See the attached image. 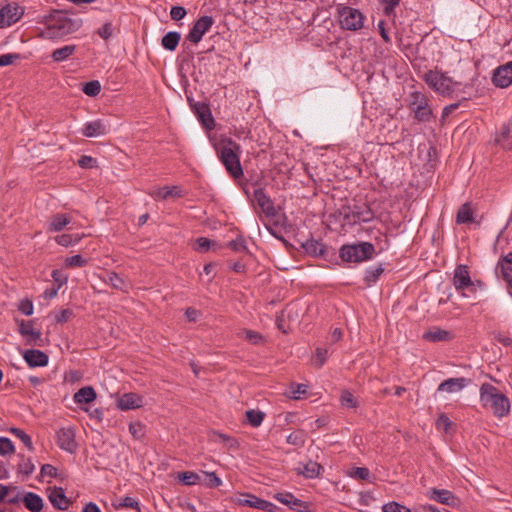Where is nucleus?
I'll return each mask as SVG.
<instances>
[{"mask_svg":"<svg viewBox=\"0 0 512 512\" xmlns=\"http://www.w3.org/2000/svg\"><path fill=\"white\" fill-rule=\"evenodd\" d=\"M480 402L484 408L492 410L493 414L502 418L509 414L511 404L509 398L490 383L480 387Z\"/></svg>","mask_w":512,"mask_h":512,"instance_id":"obj_1","label":"nucleus"},{"mask_svg":"<svg viewBox=\"0 0 512 512\" xmlns=\"http://www.w3.org/2000/svg\"><path fill=\"white\" fill-rule=\"evenodd\" d=\"M186 9L182 6H173L170 11V16L173 20H181L186 16Z\"/></svg>","mask_w":512,"mask_h":512,"instance_id":"obj_56","label":"nucleus"},{"mask_svg":"<svg viewBox=\"0 0 512 512\" xmlns=\"http://www.w3.org/2000/svg\"><path fill=\"white\" fill-rule=\"evenodd\" d=\"M382 510L383 512H411V510L408 507L394 501L383 505Z\"/></svg>","mask_w":512,"mask_h":512,"instance_id":"obj_45","label":"nucleus"},{"mask_svg":"<svg viewBox=\"0 0 512 512\" xmlns=\"http://www.w3.org/2000/svg\"><path fill=\"white\" fill-rule=\"evenodd\" d=\"M82 237L83 235L78 234H62L56 236L55 241L57 242V244L61 246L68 247L76 245L82 239Z\"/></svg>","mask_w":512,"mask_h":512,"instance_id":"obj_35","label":"nucleus"},{"mask_svg":"<svg viewBox=\"0 0 512 512\" xmlns=\"http://www.w3.org/2000/svg\"><path fill=\"white\" fill-rule=\"evenodd\" d=\"M118 507L132 508L137 511H140L139 502L135 498L128 496L119 499Z\"/></svg>","mask_w":512,"mask_h":512,"instance_id":"obj_50","label":"nucleus"},{"mask_svg":"<svg viewBox=\"0 0 512 512\" xmlns=\"http://www.w3.org/2000/svg\"><path fill=\"white\" fill-rule=\"evenodd\" d=\"M22 502L31 512H40L43 508V499L33 492H26L22 497Z\"/></svg>","mask_w":512,"mask_h":512,"instance_id":"obj_25","label":"nucleus"},{"mask_svg":"<svg viewBox=\"0 0 512 512\" xmlns=\"http://www.w3.org/2000/svg\"><path fill=\"white\" fill-rule=\"evenodd\" d=\"M48 498L51 504L59 510H65L69 506V500L61 487H54L50 491Z\"/></svg>","mask_w":512,"mask_h":512,"instance_id":"obj_23","label":"nucleus"},{"mask_svg":"<svg viewBox=\"0 0 512 512\" xmlns=\"http://www.w3.org/2000/svg\"><path fill=\"white\" fill-rule=\"evenodd\" d=\"M23 358L30 367H44L48 364L47 354L36 349L26 350Z\"/></svg>","mask_w":512,"mask_h":512,"instance_id":"obj_19","label":"nucleus"},{"mask_svg":"<svg viewBox=\"0 0 512 512\" xmlns=\"http://www.w3.org/2000/svg\"><path fill=\"white\" fill-rule=\"evenodd\" d=\"M240 153V146L231 139L223 141L219 151L221 162L235 179L243 176V169L240 164Z\"/></svg>","mask_w":512,"mask_h":512,"instance_id":"obj_3","label":"nucleus"},{"mask_svg":"<svg viewBox=\"0 0 512 512\" xmlns=\"http://www.w3.org/2000/svg\"><path fill=\"white\" fill-rule=\"evenodd\" d=\"M254 199L267 217L276 216L277 211L271 198L267 196L262 189H256L254 191Z\"/></svg>","mask_w":512,"mask_h":512,"instance_id":"obj_16","label":"nucleus"},{"mask_svg":"<svg viewBox=\"0 0 512 512\" xmlns=\"http://www.w3.org/2000/svg\"><path fill=\"white\" fill-rule=\"evenodd\" d=\"M211 241L208 238L200 237L196 240V250L205 252L210 248Z\"/></svg>","mask_w":512,"mask_h":512,"instance_id":"obj_64","label":"nucleus"},{"mask_svg":"<svg viewBox=\"0 0 512 512\" xmlns=\"http://www.w3.org/2000/svg\"><path fill=\"white\" fill-rule=\"evenodd\" d=\"M509 134V129L504 128L501 134L496 138L497 144L501 145L506 150H512V139Z\"/></svg>","mask_w":512,"mask_h":512,"instance_id":"obj_38","label":"nucleus"},{"mask_svg":"<svg viewBox=\"0 0 512 512\" xmlns=\"http://www.w3.org/2000/svg\"><path fill=\"white\" fill-rule=\"evenodd\" d=\"M106 283L110 284L114 289L122 292H128L130 285L129 283L115 272H109L108 278L105 280Z\"/></svg>","mask_w":512,"mask_h":512,"instance_id":"obj_29","label":"nucleus"},{"mask_svg":"<svg viewBox=\"0 0 512 512\" xmlns=\"http://www.w3.org/2000/svg\"><path fill=\"white\" fill-rule=\"evenodd\" d=\"M227 246L237 252L246 250L245 240L242 237L230 241Z\"/></svg>","mask_w":512,"mask_h":512,"instance_id":"obj_55","label":"nucleus"},{"mask_svg":"<svg viewBox=\"0 0 512 512\" xmlns=\"http://www.w3.org/2000/svg\"><path fill=\"white\" fill-rule=\"evenodd\" d=\"M452 282L455 290L459 292L462 297H468L466 291L470 293H476L477 287H484V284L481 281H472L469 268L464 264H459L456 266L453 273Z\"/></svg>","mask_w":512,"mask_h":512,"instance_id":"obj_4","label":"nucleus"},{"mask_svg":"<svg viewBox=\"0 0 512 512\" xmlns=\"http://www.w3.org/2000/svg\"><path fill=\"white\" fill-rule=\"evenodd\" d=\"M18 309L23 314L30 316L33 313V303L29 299H24L20 302Z\"/></svg>","mask_w":512,"mask_h":512,"instance_id":"obj_57","label":"nucleus"},{"mask_svg":"<svg viewBox=\"0 0 512 512\" xmlns=\"http://www.w3.org/2000/svg\"><path fill=\"white\" fill-rule=\"evenodd\" d=\"M436 425H437L438 429H443L444 431H448V429L452 425V422L449 420V418L445 414H441L436 421Z\"/></svg>","mask_w":512,"mask_h":512,"instance_id":"obj_61","label":"nucleus"},{"mask_svg":"<svg viewBox=\"0 0 512 512\" xmlns=\"http://www.w3.org/2000/svg\"><path fill=\"white\" fill-rule=\"evenodd\" d=\"M72 221V217L68 214H56L51 217L48 224L49 232H59L63 230Z\"/></svg>","mask_w":512,"mask_h":512,"instance_id":"obj_26","label":"nucleus"},{"mask_svg":"<svg viewBox=\"0 0 512 512\" xmlns=\"http://www.w3.org/2000/svg\"><path fill=\"white\" fill-rule=\"evenodd\" d=\"M19 471L24 473L25 475H30L33 473L35 466L32 463L31 459L22 457L21 462L18 464Z\"/></svg>","mask_w":512,"mask_h":512,"instance_id":"obj_51","label":"nucleus"},{"mask_svg":"<svg viewBox=\"0 0 512 512\" xmlns=\"http://www.w3.org/2000/svg\"><path fill=\"white\" fill-rule=\"evenodd\" d=\"M374 215H373V212L366 208L362 211H359L355 214V218L358 220V221H362V222H369L373 219Z\"/></svg>","mask_w":512,"mask_h":512,"instance_id":"obj_60","label":"nucleus"},{"mask_svg":"<svg viewBox=\"0 0 512 512\" xmlns=\"http://www.w3.org/2000/svg\"><path fill=\"white\" fill-rule=\"evenodd\" d=\"M129 432L134 439H141L144 436V426L140 422H131Z\"/></svg>","mask_w":512,"mask_h":512,"instance_id":"obj_48","label":"nucleus"},{"mask_svg":"<svg viewBox=\"0 0 512 512\" xmlns=\"http://www.w3.org/2000/svg\"><path fill=\"white\" fill-rule=\"evenodd\" d=\"M307 393V385L305 384H297L291 385L290 398L292 399H300L302 395Z\"/></svg>","mask_w":512,"mask_h":512,"instance_id":"obj_52","label":"nucleus"},{"mask_svg":"<svg viewBox=\"0 0 512 512\" xmlns=\"http://www.w3.org/2000/svg\"><path fill=\"white\" fill-rule=\"evenodd\" d=\"M143 397L137 393H125L117 400V407L121 410H132L143 406Z\"/></svg>","mask_w":512,"mask_h":512,"instance_id":"obj_15","label":"nucleus"},{"mask_svg":"<svg viewBox=\"0 0 512 512\" xmlns=\"http://www.w3.org/2000/svg\"><path fill=\"white\" fill-rule=\"evenodd\" d=\"M292 314V308L291 306H288L286 309H284L279 316H277L276 324L277 327L283 332L287 333L288 328L285 326V320L286 318H290Z\"/></svg>","mask_w":512,"mask_h":512,"instance_id":"obj_40","label":"nucleus"},{"mask_svg":"<svg viewBox=\"0 0 512 512\" xmlns=\"http://www.w3.org/2000/svg\"><path fill=\"white\" fill-rule=\"evenodd\" d=\"M19 332L23 337L26 338L27 344L34 346L41 345V332L39 330H35L31 322L21 321Z\"/></svg>","mask_w":512,"mask_h":512,"instance_id":"obj_18","label":"nucleus"},{"mask_svg":"<svg viewBox=\"0 0 512 512\" xmlns=\"http://www.w3.org/2000/svg\"><path fill=\"white\" fill-rule=\"evenodd\" d=\"M198 114L203 124L207 128L211 129L212 126L214 125V120L211 116L209 109L206 106H202L200 109H198Z\"/></svg>","mask_w":512,"mask_h":512,"instance_id":"obj_42","label":"nucleus"},{"mask_svg":"<svg viewBox=\"0 0 512 512\" xmlns=\"http://www.w3.org/2000/svg\"><path fill=\"white\" fill-rule=\"evenodd\" d=\"M323 467L312 460H309L306 464L303 465V468H299V474L304 475L306 478H316L319 477Z\"/></svg>","mask_w":512,"mask_h":512,"instance_id":"obj_28","label":"nucleus"},{"mask_svg":"<svg viewBox=\"0 0 512 512\" xmlns=\"http://www.w3.org/2000/svg\"><path fill=\"white\" fill-rule=\"evenodd\" d=\"M238 336L245 339L246 341L253 345H259L264 342L263 336L259 332L254 330L242 329L238 333Z\"/></svg>","mask_w":512,"mask_h":512,"instance_id":"obj_34","label":"nucleus"},{"mask_svg":"<svg viewBox=\"0 0 512 512\" xmlns=\"http://www.w3.org/2000/svg\"><path fill=\"white\" fill-rule=\"evenodd\" d=\"M305 249L308 251V252H311V253H314V254H322L323 252V247L320 243L316 242V241H308L305 245H304Z\"/></svg>","mask_w":512,"mask_h":512,"instance_id":"obj_62","label":"nucleus"},{"mask_svg":"<svg viewBox=\"0 0 512 512\" xmlns=\"http://www.w3.org/2000/svg\"><path fill=\"white\" fill-rule=\"evenodd\" d=\"M214 20L211 16L200 17L191 28L187 39L192 43L201 41L203 35L212 27Z\"/></svg>","mask_w":512,"mask_h":512,"instance_id":"obj_9","label":"nucleus"},{"mask_svg":"<svg viewBox=\"0 0 512 512\" xmlns=\"http://www.w3.org/2000/svg\"><path fill=\"white\" fill-rule=\"evenodd\" d=\"M364 16L355 8L343 7L339 12V22L346 30L355 31L363 26Z\"/></svg>","mask_w":512,"mask_h":512,"instance_id":"obj_7","label":"nucleus"},{"mask_svg":"<svg viewBox=\"0 0 512 512\" xmlns=\"http://www.w3.org/2000/svg\"><path fill=\"white\" fill-rule=\"evenodd\" d=\"M57 443L61 449L70 453L75 452L77 444L74 429L71 427L61 428L57 432Z\"/></svg>","mask_w":512,"mask_h":512,"instance_id":"obj_14","label":"nucleus"},{"mask_svg":"<svg viewBox=\"0 0 512 512\" xmlns=\"http://www.w3.org/2000/svg\"><path fill=\"white\" fill-rule=\"evenodd\" d=\"M500 267L503 279L512 287V252L501 260Z\"/></svg>","mask_w":512,"mask_h":512,"instance_id":"obj_30","label":"nucleus"},{"mask_svg":"<svg viewBox=\"0 0 512 512\" xmlns=\"http://www.w3.org/2000/svg\"><path fill=\"white\" fill-rule=\"evenodd\" d=\"M78 164L81 168H93L96 166V159L91 156L83 155L78 160Z\"/></svg>","mask_w":512,"mask_h":512,"instance_id":"obj_59","label":"nucleus"},{"mask_svg":"<svg viewBox=\"0 0 512 512\" xmlns=\"http://www.w3.org/2000/svg\"><path fill=\"white\" fill-rule=\"evenodd\" d=\"M11 432L17 436L30 451L34 449L31 437L23 430L19 428H11Z\"/></svg>","mask_w":512,"mask_h":512,"instance_id":"obj_43","label":"nucleus"},{"mask_svg":"<svg viewBox=\"0 0 512 512\" xmlns=\"http://www.w3.org/2000/svg\"><path fill=\"white\" fill-rule=\"evenodd\" d=\"M97 34L104 40L109 39L114 34V27L111 22H106L97 30Z\"/></svg>","mask_w":512,"mask_h":512,"instance_id":"obj_49","label":"nucleus"},{"mask_svg":"<svg viewBox=\"0 0 512 512\" xmlns=\"http://www.w3.org/2000/svg\"><path fill=\"white\" fill-rule=\"evenodd\" d=\"M328 357V350L324 348L316 349V364L318 367H321Z\"/></svg>","mask_w":512,"mask_h":512,"instance_id":"obj_63","label":"nucleus"},{"mask_svg":"<svg viewBox=\"0 0 512 512\" xmlns=\"http://www.w3.org/2000/svg\"><path fill=\"white\" fill-rule=\"evenodd\" d=\"M156 200H165L169 197H182V190L178 186H163L149 193Z\"/></svg>","mask_w":512,"mask_h":512,"instance_id":"obj_24","label":"nucleus"},{"mask_svg":"<svg viewBox=\"0 0 512 512\" xmlns=\"http://www.w3.org/2000/svg\"><path fill=\"white\" fill-rule=\"evenodd\" d=\"M238 503L242 506H249L263 511L275 512L278 507L271 502L258 498L255 495L245 494L238 499Z\"/></svg>","mask_w":512,"mask_h":512,"instance_id":"obj_10","label":"nucleus"},{"mask_svg":"<svg viewBox=\"0 0 512 512\" xmlns=\"http://www.w3.org/2000/svg\"><path fill=\"white\" fill-rule=\"evenodd\" d=\"M468 384V380L464 377L460 378H450L438 386L439 392H447V393H457L465 388Z\"/></svg>","mask_w":512,"mask_h":512,"instance_id":"obj_20","label":"nucleus"},{"mask_svg":"<svg viewBox=\"0 0 512 512\" xmlns=\"http://www.w3.org/2000/svg\"><path fill=\"white\" fill-rule=\"evenodd\" d=\"M83 92L88 96H97L101 91V84L99 81L94 80L84 84Z\"/></svg>","mask_w":512,"mask_h":512,"instance_id":"obj_39","label":"nucleus"},{"mask_svg":"<svg viewBox=\"0 0 512 512\" xmlns=\"http://www.w3.org/2000/svg\"><path fill=\"white\" fill-rule=\"evenodd\" d=\"M274 498L294 511L309 512V504L296 498L292 493H277L274 495Z\"/></svg>","mask_w":512,"mask_h":512,"instance_id":"obj_11","label":"nucleus"},{"mask_svg":"<svg viewBox=\"0 0 512 512\" xmlns=\"http://www.w3.org/2000/svg\"><path fill=\"white\" fill-rule=\"evenodd\" d=\"M265 414L259 410H248L246 411V417L250 425L253 427H259L263 422Z\"/></svg>","mask_w":512,"mask_h":512,"instance_id":"obj_37","label":"nucleus"},{"mask_svg":"<svg viewBox=\"0 0 512 512\" xmlns=\"http://www.w3.org/2000/svg\"><path fill=\"white\" fill-rule=\"evenodd\" d=\"M427 496L432 500L448 506H456L458 503L457 497H455L451 491L446 489L432 488L427 491Z\"/></svg>","mask_w":512,"mask_h":512,"instance_id":"obj_17","label":"nucleus"},{"mask_svg":"<svg viewBox=\"0 0 512 512\" xmlns=\"http://www.w3.org/2000/svg\"><path fill=\"white\" fill-rule=\"evenodd\" d=\"M96 392L91 386L80 388L74 395L73 400L77 404L91 403L96 399Z\"/></svg>","mask_w":512,"mask_h":512,"instance_id":"obj_27","label":"nucleus"},{"mask_svg":"<svg viewBox=\"0 0 512 512\" xmlns=\"http://www.w3.org/2000/svg\"><path fill=\"white\" fill-rule=\"evenodd\" d=\"M76 50L75 45H66L53 51L52 59L61 62L68 59Z\"/></svg>","mask_w":512,"mask_h":512,"instance_id":"obj_33","label":"nucleus"},{"mask_svg":"<svg viewBox=\"0 0 512 512\" xmlns=\"http://www.w3.org/2000/svg\"><path fill=\"white\" fill-rule=\"evenodd\" d=\"M74 316L72 309H63L55 314V321L57 323H65Z\"/></svg>","mask_w":512,"mask_h":512,"instance_id":"obj_54","label":"nucleus"},{"mask_svg":"<svg viewBox=\"0 0 512 512\" xmlns=\"http://www.w3.org/2000/svg\"><path fill=\"white\" fill-rule=\"evenodd\" d=\"M495 86L506 88L512 84V61L495 69L492 77Z\"/></svg>","mask_w":512,"mask_h":512,"instance_id":"obj_13","label":"nucleus"},{"mask_svg":"<svg viewBox=\"0 0 512 512\" xmlns=\"http://www.w3.org/2000/svg\"><path fill=\"white\" fill-rule=\"evenodd\" d=\"M384 269L381 266L376 267L375 269H369L365 273L364 280L368 285L376 282L378 277L383 273Z\"/></svg>","mask_w":512,"mask_h":512,"instance_id":"obj_46","label":"nucleus"},{"mask_svg":"<svg viewBox=\"0 0 512 512\" xmlns=\"http://www.w3.org/2000/svg\"><path fill=\"white\" fill-rule=\"evenodd\" d=\"M424 80L434 91L442 95H450L460 83L453 81L450 77L437 71H428Z\"/></svg>","mask_w":512,"mask_h":512,"instance_id":"obj_6","label":"nucleus"},{"mask_svg":"<svg viewBox=\"0 0 512 512\" xmlns=\"http://www.w3.org/2000/svg\"><path fill=\"white\" fill-rule=\"evenodd\" d=\"M454 338L452 332L439 327H431L423 334V339L431 342H446Z\"/></svg>","mask_w":512,"mask_h":512,"instance_id":"obj_21","label":"nucleus"},{"mask_svg":"<svg viewBox=\"0 0 512 512\" xmlns=\"http://www.w3.org/2000/svg\"><path fill=\"white\" fill-rule=\"evenodd\" d=\"M180 39H181V35L179 32H176V31L168 32L167 34H165L163 36V38L161 40V44L165 49H167L169 51H174L176 49V47L178 46Z\"/></svg>","mask_w":512,"mask_h":512,"instance_id":"obj_31","label":"nucleus"},{"mask_svg":"<svg viewBox=\"0 0 512 512\" xmlns=\"http://www.w3.org/2000/svg\"><path fill=\"white\" fill-rule=\"evenodd\" d=\"M412 102L411 108L415 114V117L419 121H428L431 116V109L428 106L425 95L420 92H414L411 94Z\"/></svg>","mask_w":512,"mask_h":512,"instance_id":"obj_8","label":"nucleus"},{"mask_svg":"<svg viewBox=\"0 0 512 512\" xmlns=\"http://www.w3.org/2000/svg\"><path fill=\"white\" fill-rule=\"evenodd\" d=\"M375 252L374 245L369 242H360L357 244L344 245L340 249V257L347 262H362L373 257Z\"/></svg>","mask_w":512,"mask_h":512,"instance_id":"obj_5","label":"nucleus"},{"mask_svg":"<svg viewBox=\"0 0 512 512\" xmlns=\"http://www.w3.org/2000/svg\"><path fill=\"white\" fill-rule=\"evenodd\" d=\"M457 223L464 224L473 222V209L470 204H463L457 212Z\"/></svg>","mask_w":512,"mask_h":512,"instance_id":"obj_32","label":"nucleus"},{"mask_svg":"<svg viewBox=\"0 0 512 512\" xmlns=\"http://www.w3.org/2000/svg\"><path fill=\"white\" fill-rule=\"evenodd\" d=\"M178 479L182 484L190 486L197 484L200 480V476L195 472L186 471L179 473Z\"/></svg>","mask_w":512,"mask_h":512,"instance_id":"obj_36","label":"nucleus"},{"mask_svg":"<svg viewBox=\"0 0 512 512\" xmlns=\"http://www.w3.org/2000/svg\"><path fill=\"white\" fill-rule=\"evenodd\" d=\"M349 475L361 480H369L370 471L365 467H356L349 473Z\"/></svg>","mask_w":512,"mask_h":512,"instance_id":"obj_53","label":"nucleus"},{"mask_svg":"<svg viewBox=\"0 0 512 512\" xmlns=\"http://www.w3.org/2000/svg\"><path fill=\"white\" fill-rule=\"evenodd\" d=\"M87 264V260L84 259L81 255H74L66 258L65 266L69 268L75 267H83Z\"/></svg>","mask_w":512,"mask_h":512,"instance_id":"obj_44","label":"nucleus"},{"mask_svg":"<svg viewBox=\"0 0 512 512\" xmlns=\"http://www.w3.org/2000/svg\"><path fill=\"white\" fill-rule=\"evenodd\" d=\"M12 453H14L12 441L7 437H0V455L5 456Z\"/></svg>","mask_w":512,"mask_h":512,"instance_id":"obj_47","label":"nucleus"},{"mask_svg":"<svg viewBox=\"0 0 512 512\" xmlns=\"http://www.w3.org/2000/svg\"><path fill=\"white\" fill-rule=\"evenodd\" d=\"M107 133V126L102 120H95L84 125L82 135L88 138L103 136Z\"/></svg>","mask_w":512,"mask_h":512,"instance_id":"obj_22","label":"nucleus"},{"mask_svg":"<svg viewBox=\"0 0 512 512\" xmlns=\"http://www.w3.org/2000/svg\"><path fill=\"white\" fill-rule=\"evenodd\" d=\"M80 26L79 19H72L64 13L56 12L50 17L47 27L41 32V37L46 39L64 37L77 31Z\"/></svg>","mask_w":512,"mask_h":512,"instance_id":"obj_2","label":"nucleus"},{"mask_svg":"<svg viewBox=\"0 0 512 512\" xmlns=\"http://www.w3.org/2000/svg\"><path fill=\"white\" fill-rule=\"evenodd\" d=\"M22 497L20 492L16 491L15 487H10V491L6 496L7 502L9 504H17L22 501Z\"/></svg>","mask_w":512,"mask_h":512,"instance_id":"obj_58","label":"nucleus"},{"mask_svg":"<svg viewBox=\"0 0 512 512\" xmlns=\"http://www.w3.org/2000/svg\"><path fill=\"white\" fill-rule=\"evenodd\" d=\"M23 15L22 8L8 4L0 9V28L8 27L17 22Z\"/></svg>","mask_w":512,"mask_h":512,"instance_id":"obj_12","label":"nucleus"},{"mask_svg":"<svg viewBox=\"0 0 512 512\" xmlns=\"http://www.w3.org/2000/svg\"><path fill=\"white\" fill-rule=\"evenodd\" d=\"M340 402L341 405L346 408H356L358 405L356 398L349 391L342 392Z\"/></svg>","mask_w":512,"mask_h":512,"instance_id":"obj_41","label":"nucleus"}]
</instances>
